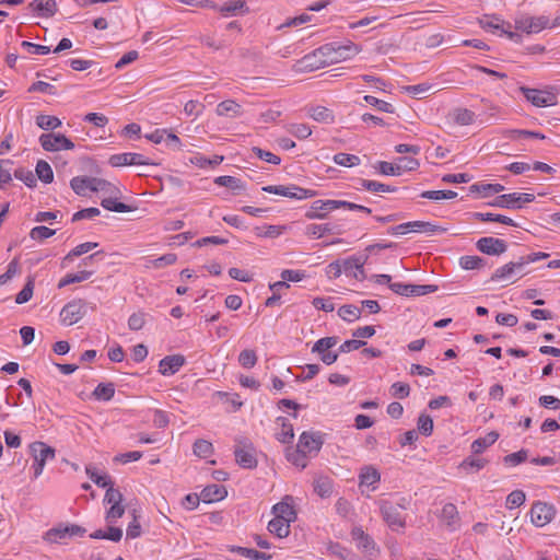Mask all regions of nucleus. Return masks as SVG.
I'll list each match as a JSON object with an SVG mask.
<instances>
[{"instance_id":"nucleus-1","label":"nucleus","mask_w":560,"mask_h":560,"mask_svg":"<svg viewBox=\"0 0 560 560\" xmlns=\"http://www.w3.org/2000/svg\"><path fill=\"white\" fill-rule=\"evenodd\" d=\"M360 51L361 47L351 40H346L345 43L332 42L320 46L313 54L306 55L301 60V65L303 68L311 70L319 69L349 60Z\"/></svg>"},{"instance_id":"nucleus-2","label":"nucleus","mask_w":560,"mask_h":560,"mask_svg":"<svg viewBox=\"0 0 560 560\" xmlns=\"http://www.w3.org/2000/svg\"><path fill=\"white\" fill-rule=\"evenodd\" d=\"M28 448L34 460L32 465L34 470L33 478L37 479L43 474L46 462L55 458L56 452L55 448L39 441L33 442Z\"/></svg>"},{"instance_id":"nucleus-3","label":"nucleus","mask_w":560,"mask_h":560,"mask_svg":"<svg viewBox=\"0 0 560 560\" xmlns=\"http://www.w3.org/2000/svg\"><path fill=\"white\" fill-rule=\"evenodd\" d=\"M524 268V261H522L521 258L516 261H510L495 269L491 276V281L513 283L525 275Z\"/></svg>"},{"instance_id":"nucleus-4","label":"nucleus","mask_w":560,"mask_h":560,"mask_svg":"<svg viewBox=\"0 0 560 560\" xmlns=\"http://www.w3.org/2000/svg\"><path fill=\"white\" fill-rule=\"evenodd\" d=\"M86 314V302L82 299H74L68 302L60 311V322L71 326L80 322Z\"/></svg>"},{"instance_id":"nucleus-5","label":"nucleus","mask_w":560,"mask_h":560,"mask_svg":"<svg viewBox=\"0 0 560 560\" xmlns=\"http://www.w3.org/2000/svg\"><path fill=\"white\" fill-rule=\"evenodd\" d=\"M262 190L266 192H269V194H275V195H279V196L291 198V199H298V200L313 198L317 195V192L315 190L302 188V187H299L295 185H289V186L269 185V186L262 187Z\"/></svg>"},{"instance_id":"nucleus-6","label":"nucleus","mask_w":560,"mask_h":560,"mask_svg":"<svg viewBox=\"0 0 560 560\" xmlns=\"http://www.w3.org/2000/svg\"><path fill=\"white\" fill-rule=\"evenodd\" d=\"M380 511L384 522L393 529L397 530L404 528L405 517L393 502L388 500H382L380 502Z\"/></svg>"},{"instance_id":"nucleus-7","label":"nucleus","mask_w":560,"mask_h":560,"mask_svg":"<svg viewBox=\"0 0 560 560\" xmlns=\"http://www.w3.org/2000/svg\"><path fill=\"white\" fill-rule=\"evenodd\" d=\"M535 200V196L525 192H511L498 196L490 205L498 208L521 209L524 203Z\"/></svg>"},{"instance_id":"nucleus-8","label":"nucleus","mask_w":560,"mask_h":560,"mask_svg":"<svg viewBox=\"0 0 560 560\" xmlns=\"http://www.w3.org/2000/svg\"><path fill=\"white\" fill-rule=\"evenodd\" d=\"M85 529L79 525H67V526H57L50 528L44 535V540L49 544H60L63 542L66 538L72 536H83Z\"/></svg>"},{"instance_id":"nucleus-9","label":"nucleus","mask_w":560,"mask_h":560,"mask_svg":"<svg viewBox=\"0 0 560 560\" xmlns=\"http://www.w3.org/2000/svg\"><path fill=\"white\" fill-rule=\"evenodd\" d=\"M39 143L45 151L55 152L61 150H72L74 143L61 133H43L39 137Z\"/></svg>"},{"instance_id":"nucleus-10","label":"nucleus","mask_w":560,"mask_h":560,"mask_svg":"<svg viewBox=\"0 0 560 560\" xmlns=\"http://www.w3.org/2000/svg\"><path fill=\"white\" fill-rule=\"evenodd\" d=\"M515 27L527 34L539 33L549 27V19L545 15L540 16H520L515 20Z\"/></svg>"},{"instance_id":"nucleus-11","label":"nucleus","mask_w":560,"mask_h":560,"mask_svg":"<svg viewBox=\"0 0 560 560\" xmlns=\"http://www.w3.org/2000/svg\"><path fill=\"white\" fill-rule=\"evenodd\" d=\"M236 463L243 468H255L257 459L252 443L247 441H238L234 451Z\"/></svg>"},{"instance_id":"nucleus-12","label":"nucleus","mask_w":560,"mask_h":560,"mask_svg":"<svg viewBox=\"0 0 560 560\" xmlns=\"http://www.w3.org/2000/svg\"><path fill=\"white\" fill-rule=\"evenodd\" d=\"M108 163L113 167H121L128 165H154L149 159L140 153L125 152L113 154Z\"/></svg>"},{"instance_id":"nucleus-13","label":"nucleus","mask_w":560,"mask_h":560,"mask_svg":"<svg viewBox=\"0 0 560 560\" xmlns=\"http://www.w3.org/2000/svg\"><path fill=\"white\" fill-rule=\"evenodd\" d=\"M555 517V509L547 503L537 502L530 509L532 523L537 527H542L550 523Z\"/></svg>"},{"instance_id":"nucleus-14","label":"nucleus","mask_w":560,"mask_h":560,"mask_svg":"<svg viewBox=\"0 0 560 560\" xmlns=\"http://www.w3.org/2000/svg\"><path fill=\"white\" fill-rule=\"evenodd\" d=\"M521 91L526 100L537 107L552 106L556 104V95L553 93L529 88H521Z\"/></svg>"},{"instance_id":"nucleus-15","label":"nucleus","mask_w":560,"mask_h":560,"mask_svg":"<svg viewBox=\"0 0 560 560\" xmlns=\"http://www.w3.org/2000/svg\"><path fill=\"white\" fill-rule=\"evenodd\" d=\"M476 247L483 254L499 256L505 253L508 246L505 241L492 236L481 237L477 241Z\"/></svg>"},{"instance_id":"nucleus-16","label":"nucleus","mask_w":560,"mask_h":560,"mask_svg":"<svg viewBox=\"0 0 560 560\" xmlns=\"http://www.w3.org/2000/svg\"><path fill=\"white\" fill-rule=\"evenodd\" d=\"M366 261V257L351 256L342 260L343 273L348 277H353L357 280H363L364 269L363 266Z\"/></svg>"},{"instance_id":"nucleus-17","label":"nucleus","mask_w":560,"mask_h":560,"mask_svg":"<svg viewBox=\"0 0 560 560\" xmlns=\"http://www.w3.org/2000/svg\"><path fill=\"white\" fill-rule=\"evenodd\" d=\"M323 445L322 436L317 433L303 432L296 447L306 454L317 453Z\"/></svg>"},{"instance_id":"nucleus-18","label":"nucleus","mask_w":560,"mask_h":560,"mask_svg":"<svg viewBox=\"0 0 560 560\" xmlns=\"http://www.w3.org/2000/svg\"><path fill=\"white\" fill-rule=\"evenodd\" d=\"M336 210L335 200H315L311 209L305 213V217L310 220H322L325 219L328 212Z\"/></svg>"},{"instance_id":"nucleus-19","label":"nucleus","mask_w":560,"mask_h":560,"mask_svg":"<svg viewBox=\"0 0 560 560\" xmlns=\"http://www.w3.org/2000/svg\"><path fill=\"white\" fill-rule=\"evenodd\" d=\"M272 513L275 514V517L290 523L295 521L296 513L293 509V498L291 495H285L281 502L272 506Z\"/></svg>"},{"instance_id":"nucleus-20","label":"nucleus","mask_w":560,"mask_h":560,"mask_svg":"<svg viewBox=\"0 0 560 560\" xmlns=\"http://www.w3.org/2000/svg\"><path fill=\"white\" fill-rule=\"evenodd\" d=\"M351 536L357 544V547L362 552L372 556L376 552L374 540L364 533L361 527H354L351 532Z\"/></svg>"},{"instance_id":"nucleus-21","label":"nucleus","mask_w":560,"mask_h":560,"mask_svg":"<svg viewBox=\"0 0 560 560\" xmlns=\"http://www.w3.org/2000/svg\"><path fill=\"white\" fill-rule=\"evenodd\" d=\"M185 364V358L180 354L167 355L159 363V372L162 375H174Z\"/></svg>"},{"instance_id":"nucleus-22","label":"nucleus","mask_w":560,"mask_h":560,"mask_svg":"<svg viewBox=\"0 0 560 560\" xmlns=\"http://www.w3.org/2000/svg\"><path fill=\"white\" fill-rule=\"evenodd\" d=\"M440 518L445 523L446 527L454 532L459 526V513L453 503H446L441 511Z\"/></svg>"},{"instance_id":"nucleus-23","label":"nucleus","mask_w":560,"mask_h":560,"mask_svg":"<svg viewBox=\"0 0 560 560\" xmlns=\"http://www.w3.org/2000/svg\"><path fill=\"white\" fill-rule=\"evenodd\" d=\"M226 494H228V491L223 486L213 483V485L207 486L201 491L200 498L203 500V502L211 503V502H215V501H220V500L224 499L226 497Z\"/></svg>"},{"instance_id":"nucleus-24","label":"nucleus","mask_w":560,"mask_h":560,"mask_svg":"<svg viewBox=\"0 0 560 560\" xmlns=\"http://www.w3.org/2000/svg\"><path fill=\"white\" fill-rule=\"evenodd\" d=\"M450 117L455 125L458 126H469L476 121V114L468 108H455Z\"/></svg>"},{"instance_id":"nucleus-25","label":"nucleus","mask_w":560,"mask_h":560,"mask_svg":"<svg viewBox=\"0 0 560 560\" xmlns=\"http://www.w3.org/2000/svg\"><path fill=\"white\" fill-rule=\"evenodd\" d=\"M30 8L40 16H52L57 11L55 0H34L30 3Z\"/></svg>"},{"instance_id":"nucleus-26","label":"nucleus","mask_w":560,"mask_h":560,"mask_svg":"<svg viewBox=\"0 0 560 560\" xmlns=\"http://www.w3.org/2000/svg\"><path fill=\"white\" fill-rule=\"evenodd\" d=\"M360 486L372 487L374 490L380 482L381 475L373 466H364L359 475Z\"/></svg>"},{"instance_id":"nucleus-27","label":"nucleus","mask_w":560,"mask_h":560,"mask_svg":"<svg viewBox=\"0 0 560 560\" xmlns=\"http://www.w3.org/2000/svg\"><path fill=\"white\" fill-rule=\"evenodd\" d=\"M91 191L103 192L108 196H119L118 187L105 179L91 177Z\"/></svg>"},{"instance_id":"nucleus-28","label":"nucleus","mask_w":560,"mask_h":560,"mask_svg":"<svg viewBox=\"0 0 560 560\" xmlns=\"http://www.w3.org/2000/svg\"><path fill=\"white\" fill-rule=\"evenodd\" d=\"M217 115L226 117H238L242 115V106L233 100H226L218 104Z\"/></svg>"},{"instance_id":"nucleus-29","label":"nucleus","mask_w":560,"mask_h":560,"mask_svg":"<svg viewBox=\"0 0 560 560\" xmlns=\"http://www.w3.org/2000/svg\"><path fill=\"white\" fill-rule=\"evenodd\" d=\"M308 115L315 121L320 124H332L335 115L331 109L324 106H314L308 109Z\"/></svg>"},{"instance_id":"nucleus-30","label":"nucleus","mask_w":560,"mask_h":560,"mask_svg":"<svg viewBox=\"0 0 560 560\" xmlns=\"http://www.w3.org/2000/svg\"><path fill=\"white\" fill-rule=\"evenodd\" d=\"M276 422L281 427V430L276 433L277 440L283 444L290 443L294 438L293 425L284 417H278Z\"/></svg>"},{"instance_id":"nucleus-31","label":"nucleus","mask_w":560,"mask_h":560,"mask_svg":"<svg viewBox=\"0 0 560 560\" xmlns=\"http://www.w3.org/2000/svg\"><path fill=\"white\" fill-rule=\"evenodd\" d=\"M219 12L224 16H233L236 15L237 12L246 13L248 9L246 7V2L244 0H232L225 2L221 7L217 8Z\"/></svg>"},{"instance_id":"nucleus-32","label":"nucleus","mask_w":560,"mask_h":560,"mask_svg":"<svg viewBox=\"0 0 560 560\" xmlns=\"http://www.w3.org/2000/svg\"><path fill=\"white\" fill-rule=\"evenodd\" d=\"M499 434L495 431H491L483 438L475 440L471 444V452L474 454H481L487 447L491 446L498 440Z\"/></svg>"},{"instance_id":"nucleus-33","label":"nucleus","mask_w":560,"mask_h":560,"mask_svg":"<svg viewBox=\"0 0 560 560\" xmlns=\"http://www.w3.org/2000/svg\"><path fill=\"white\" fill-rule=\"evenodd\" d=\"M481 28L489 32H502V28L505 26V22L501 20L497 15H483L478 21Z\"/></svg>"},{"instance_id":"nucleus-34","label":"nucleus","mask_w":560,"mask_h":560,"mask_svg":"<svg viewBox=\"0 0 560 560\" xmlns=\"http://www.w3.org/2000/svg\"><path fill=\"white\" fill-rule=\"evenodd\" d=\"M268 530L278 538L287 537L290 533V522L273 517L268 523Z\"/></svg>"},{"instance_id":"nucleus-35","label":"nucleus","mask_w":560,"mask_h":560,"mask_svg":"<svg viewBox=\"0 0 560 560\" xmlns=\"http://www.w3.org/2000/svg\"><path fill=\"white\" fill-rule=\"evenodd\" d=\"M470 192H479L482 198L501 192L504 186L501 184H474L470 186Z\"/></svg>"},{"instance_id":"nucleus-36","label":"nucleus","mask_w":560,"mask_h":560,"mask_svg":"<svg viewBox=\"0 0 560 560\" xmlns=\"http://www.w3.org/2000/svg\"><path fill=\"white\" fill-rule=\"evenodd\" d=\"M338 343V337H324L318 339L313 348L312 352L317 353L319 358L330 351Z\"/></svg>"},{"instance_id":"nucleus-37","label":"nucleus","mask_w":560,"mask_h":560,"mask_svg":"<svg viewBox=\"0 0 560 560\" xmlns=\"http://www.w3.org/2000/svg\"><path fill=\"white\" fill-rule=\"evenodd\" d=\"M314 491L320 498H328L332 493V480L328 477L320 476L314 480Z\"/></svg>"},{"instance_id":"nucleus-38","label":"nucleus","mask_w":560,"mask_h":560,"mask_svg":"<svg viewBox=\"0 0 560 560\" xmlns=\"http://www.w3.org/2000/svg\"><path fill=\"white\" fill-rule=\"evenodd\" d=\"M336 226L330 223L325 224H310L306 228V234L315 238H320L326 234H335Z\"/></svg>"},{"instance_id":"nucleus-39","label":"nucleus","mask_w":560,"mask_h":560,"mask_svg":"<svg viewBox=\"0 0 560 560\" xmlns=\"http://www.w3.org/2000/svg\"><path fill=\"white\" fill-rule=\"evenodd\" d=\"M487 262L479 256H462L459 258V266L465 270H479L486 267Z\"/></svg>"},{"instance_id":"nucleus-40","label":"nucleus","mask_w":560,"mask_h":560,"mask_svg":"<svg viewBox=\"0 0 560 560\" xmlns=\"http://www.w3.org/2000/svg\"><path fill=\"white\" fill-rule=\"evenodd\" d=\"M412 232L438 234L446 232L445 228L425 221H411Z\"/></svg>"},{"instance_id":"nucleus-41","label":"nucleus","mask_w":560,"mask_h":560,"mask_svg":"<svg viewBox=\"0 0 560 560\" xmlns=\"http://www.w3.org/2000/svg\"><path fill=\"white\" fill-rule=\"evenodd\" d=\"M94 273L93 270H81L77 273H68L58 283V288H65L71 283L88 280Z\"/></svg>"},{"instance_id":"nucleus-42","label":"nucleus","mask_w":560,"mask_h":560,"mask_svg":"<svg viewBox=\"0 0 560 560\" xmlns=\"http://www.w3.org/2000/svg\"><path fill=\"white\" fill-rule=\"evenodd\" d=\"M117 197L118 196H109L108 198H104L101 201V206L104 209H106L108 211H114V212L122 213V212L131 211V208L129 206H127L124 202L117 201Z\"/></svg>"},{"instance_id":"nucleus-43","label":"nucleus","mask_w":560,"mask_h":560,"mask_svg":"<svg viewBox=\"0 0 560 560\" xmlns=\"http://www.w3.org/2000/svg\"><path fill=\"white\" fill-rule=\"evenodd\" d=\"M93 539H108L112 541H119L122 537V530L118 527H109L107 532L97 529L90 535Z\"/></svg>"},{"instance_id":"nucleus-44","label":"nucleus","mask_w":560,"mask_h":560,"mask_svg":"<svg viewBox=\"0 0 560 560\" xmlns=\"http://www.w3.org/2000/svg\"><path fill=\"white\" fill-rule=\"evenodd\" d=\"M488 464V460L485 458H475V457H467L464 459L459 468L465 470L466 472H476L482 469Z\"/></svg>"},{"instance_id":"nucleus-45","label":"nucleus","mask_w":560,"mask_h":560,"mask_svg":"<svg viewBox=\"0 0 560 560\" xmlns=\"http://www.w3.org/2000/svg\"><path fill=\"white\" fill-rule=\"evenodd\" d=\"M85 471L89 478L101 488H106L113 483L108 475L98 474L96 468L93 466H86Z\"/></svg>"},{"instance_id":"nucleus-46","label":"nucleus","mask_w":560,"mask_h":560,"mask_svg":"<svg viewBox=\"0 0 560 560\" xmlns=\"http://www.w3.org/2000/svg\"><path fill=\"white\" fill-rule=\"evenodd\" d=\"M36 125L43 130H54L61 126V120L56 116L38 115Z\"/></svg>"},{"instance_id":"nucleus-47","label":"nucleus","mask_w":560,"mask_h":560,"mask_svg":"<svg viewBox=\"0 0 560 560\" xmlns=\"http://www.w3.org/2000/svg\"><path fill=\"white\" fill-rule=\"evenodd\" d=\"M114 395L115 387L112 383H101L93 392V396L98 400H110Z\"/></svg>"},{"instance_id":"nucleus-48","label":"nucleus","mask_w":560,"mask_h":560,"mask_svg":"<svg viewBox=\"0 0 560 560\" xmlns=\"http://www.w3.org/2000/svg\"><path fill=\"white\" fill-rule=\"evenodd\" d=\"M98 246V243H94V242H86V243H82V244H79L78 246H75L72 250H70L63 258V261H71L73 260L74 257H79L85 253H89L91 250H93L94 248H96Z\"/></svg>"},{"instance_id":"nucleus-49","label":"nucleus","mask_w":560,"mask_h":560,"mask_svg":"<svg viewBox=\"0 0 560 560\" xmlns=\"http://www.w3.org/2000/svg\"><path fill=\"white\" fill-rule=\"evenodd\" d=\"M36 175L45 184H49L54 179V173L49 163L40 160L36 164Z\"/></svg>"},{"instance_id":"nucleus-50","label":"nucleus","mask_w":560,"mask_h":560,"mask_svg":"<svg viewBox=\"0 0 560 560\" xmlns=\"http://www.w3.org/2000/svg\"><path fill=\"white\" fill-rule=\"evenodd\" d=\"M361 186L372 192H394L395 187L378 183L376 180L360 179Z\"/></svg>"},{"instance_id":"nucleus-51","label":"nucleus","mask_w":560,"mask_h":560,"mask_svg":"<svg viewBox=\"0 0 560 560\" xmlns=\"http://www.w3.org/2000/svg\"><path fill=\"white\" fill-rule=\"evenodd\" d=\"M332 161L338 165L352 167L359 165L361 160L358 155L340 152L332 156Z\"/></svg>"},{"instance_id":"nucleus-52","label":"nucleus","mask_w":560,"mask_h":560,"mask_svg":"<svg viewBox=\"0 0 560 560\" xmlns=\"http://www.w3.org/2000/svg\"><path fill=\"white\" fill-rule=\"evenodd\" d=\"M475 217L485 222H499V223H503L505 225H511V226L516 225L511 218L502 215V214H494V213H489V212L488 213L477 212V213H475Z\"/></svg>"},{"instance_id":"nucleus-53","label":"nucleus","mask_w":560,"mask_h":560,"mask_svg":"<svg viewBox=\"0 0 560 560\" xmlns=\"http://www.w3.org/2000/svg\"><path fill=\"white\" fill-rule=\"evenodd\" d=\"M338 315L346 322H354L360 318L361 310L355 305H343L338 310Z\"/></svg>"},{"instance_id":"nucleus-54","label":"nucleus","mask_w":560,"mask_h":560,"mask_svg":"<svg viewBox=\"0 0 560 560\" xmlns=\"http://www.w3.org/2000/svg\"><path fill=\"white\" fill-rule=\"evenodd\" d=\"M91 177H73L70 182V186L77 195L84 196L88 189L91 190Z\"/></svg>"},{"instance_id":"nucleus-55","label":"nucleus","mask_w":560,"mask_h":560,"mask_svg":"<svg viewBox=\"0 0 560 560\" xmlns=\"http://www.w3.org/2000/svg\"><path fill=\"white\" fill-rule=\"evenodd\" d=\"M213 453L211 442L199 439L194 443V454L201 458H207Z\"/></svg>"},{"instance_id":"nucleus-56","label":"nucleus","mask_w":560,"mask_h":560,"mask_svg":"<svg viewBox=\"0 0 560 560\" xmlns=\"http://www.w3.org/2000/svg\"><path fill=\"white\" fill-rule=\"evenodd\" d=\"M214 183L219 186L228 187L233 190H240L244 188L242 180L234 176H219L214 179Z\"/></svg>"},{"instance_id":"nucleus-57","label":"nucleus","mask_w":560,"mask_h":560,"mask_svg":"<svg viewBox=\"0 0 560 560\" xmlns=\"http://www.w3.org/2000/svg\"><path fill=\"white\" fill-rule=\"evenodd\" d=\"M417 425L418 431L424 436H430L433 432V420L425 413L419 416Z\"/></svg>"},{"instance_id":"nucleus-58","label":"nucleus","mask_w":560,"mask_h":560,"mask_svg":"<svg viewBox=\"0 0 560 560\" xmlns=\"http://www.w3.org/2000/svg\"><path fill=\"white\" fill-rule=\"evenodd\" d=\"M287 458L290 463L304 469L307 466L306 453L302 452L296 447V450L288 452Z\"/></svg>"},{"instance_id":"nucleus-59","label":"nucleus","mask_w":560,"mask_h":560,"mask_svg":"<svg viewBox=\"0 0 560 560\" xmlns=\"http://www.w3.org/2000/svg\"><path fill=\"white\" fill-rule=\"evenodd\" d=\"M238 363L245 369H252L257 363L256 352L252 349L243 350L238 355Z\"/></svg>"},{"instance_id":"nucleus-60","label":"nucleus","mask_w":560,"mask_h":560,"mask_svg":"<svg viewBox=\"0 0 560 560\" xmlns=\"http://www.w3.org/2000/svg\"><path fill=\"white\" fill-rule=\"evenodd\" d=\"M284 226L281 225H266L264 228H256V235L259 237H278L282 234Z\"/></svg>"},{"instance_id":"nucleus-61","label":"nucleus","mask_w":560,"mask_h":560,"mask_svg":"<svg viewBox=\"0 0 560 560\" xmlns=\"http://www.w3.org/2000/svg\"><path fill=\"white\" fill-rule=\"evenodd\" d=\"M376 171H378L382 175H390V176H399L400 175V168L398 165L381 161L377 162L374 166Z\"/></svg>"},{"instance_id":"nucleus-62","label":"nucleus","mask_w":560,"mask_h":560,"mask_svg":"<svg viewBox=\"0 0 560 560\" xmlns=\"http://www.w3.org/2000/svg\"><path fill=\"white\" fill-rule=\"evenodd\" d=\"M34 280L28 279L24 288L16 294L15 302L18 304H24L28 302L33 296Z\"/></svg>"},{"instance_id":"nucleus-63","label":"nucleus","mask_w":560,"mask_h":560,"mask_svg":"<svg viewBox=\"0 0 560 560\" xmlns=\"http://www.w3.org/2000/svg\"><path fill=\"white\" fill-rule=\"evenodd\" d=\"M237 551L241 556L250 560H269L271 558L270 555L252 548L240 547Z\"/></svg>"},{"instance_id":"nucleus-64","label":"nucleus","mask_w":560,"mask_h":560,"mask_svg":"<svg viewBox=\"0 0 560 560\" xmlns=\"http://www.w3.org/2000/svg\"><path fill=\"white\" fill-rule=\"evenodd\" d=\"M288 130L292 136L299 139H306L312 135V130L306 124H292L289 126Z\"/></svg>"}]
</instances>
